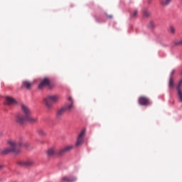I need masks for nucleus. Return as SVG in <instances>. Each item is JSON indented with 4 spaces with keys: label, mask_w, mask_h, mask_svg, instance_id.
<instances>
[{
    "label": "nucleus",
    "mask_w": 182,
    "mask_h": 182,
    "mask_svg": "<svg viewBox=\"0 0 182 182\" xmlns=\"http://www.w3.org/2000/svg\"><path fill=\"white\" fill-rule=\"evenodd\" d=\"M9 147L3 149L1 154H9V153H13L14 154H18L21 153L20 147H29L31 144L29 142H25L23 140L16 141V139H9L7 141Z\"/></svg>",
    "instance_id": "1"
},
{
    "label": "nucleus",
    "mask_w": 182,
    "mask_h": 182,
    "mask_svg": "<svg viewBox=\"0 0 182 182\" xmlns=\"http://www.w3.org/2000/svg\"><path fill=\"white\" fill-rule=\"evenodd\" d=\"M58 100H59V97L58 95H48L44 98L43 102L47 109H50L53 103L58 102Z\"/></svg>",
    "instance_id": "2"
},
{
    "label": "nucleus",
    "mask_w": 182,
    "mask_h": 182,
    "mask_svg": "<svg viewBox=\"0 0 182 182\" xmlns=\"http://www.w3.org/2000/svg\"><path fill=\"white\" fill-rule=\"evenodd\" d=\"M46 86H48L49 89H52L53 87V85L50 84V79L44 77L38 85V89H43V87H46Z\"/></svg>",
    "instance_id": "3"
},
{
    "label": "nucleus",
    "mask_w": 182,
    "mask_h": 182,
    "mask_svg": "<svg viewBox=\"0 0 182 182\" xmlns=\"http://www.w3.org/2000/svg\"><path fill=\"white\" fill-rule=\"evenodd\" d=\"M16 122L18 123V124L22 125L25 124V122H26V117L22 113L18 114L16 116Z\"/></svg>",
    "instance_id": "4"
},
{
    "label": "nucleus",
    "mask_w": 182,
    "mask_h": 182,
    "mask_svg": "<svg viewBox=\"0 0 182 182\" xmlns=\"http://www.w3.org/2000/svg\"><path fill=\"white\" fill-rule=\"evenodd\" d=\"M85 134H86V130L83 129L78 135L77 142L75 144L77 147H79V146L83 144V137H85Z\"/></svg>",
    "instance_id": "5"
},
{
    "label": "nucleus",
    "mask_w": 182,
    "mask_h": 182,
    "mask_svg": "<svg viewBox=\"0 0 182 182\" xmlns=\"http://www.w3.org/2000/svg\"><path fill=\"white\" fill-rule=\"evenodd\" d=\"M33 161H20L17 162L18 166H21V167H30V166H33Z\"/></svg>",
    "instance_id": "6"
},
{
    "label": "nucleus",
    "mask_w": 182,
    "mask_h": 182,
    "mask_svg": "<svg viewBox=\"0 0 182 182\" xmlns=\"http://www.w3.org/2000/svg\"><path fill=\"white\" fill-rule=\"evenodd\" d=\"M73 145H68L64 147L58 152V156H63V154H66V153H69V151L73 150Z\"/></svg>",
    "instance_id": "7"
},
{
    "label": "nucleus",
    "mask_w": 182,
    "mask_h": 182,
    "mask_svg": "<svg viewBox=\"0 0 182 182\" xmlns=\"http://www.w3.org/2000/svg\"><path fill=\"white\" fill-rule=\"evenodd\" d=\"M139 103L141 106H149L150 100L146 97H140L139 98Z\"/></svg>",
    "instance_id": "8"
},
{
    "label": "nucleus",
    "mask_w": 182,
    "mask_h": 182,
    "mask_svg": "<svg viewBox=\"0 0 182 182\" xmlns=\"http://www.w3.org/2000/svg\"><path fill=\"white\" fill-rule=\"evenodd\" d=\"M33 86V82L28 80H24L22 82L21 87L26 89L27 90H31Z\"/></svg>",
    "instance_id": "9"
},
{
    "label": "nucleus",
    "mask_w": 182,
    "mask_h": 182,
    "mask_svg": "<svg viewBox=\"0 0 182 182\" xmlns=\"http://www.w3.org/2000/svg\"><path fill=\"white\" fill-rule=\"evenodd\" d=\"M77 180V178H76V176H63L62 178V181H65V182H75Z\"/></svg>",
    "instance_id": "10"
},
{
    "label": "nucleus",
    "mask_w": 182,
    "mask_h": 182,
    "mask_svg": "<svg viewBox=\"0 0 182 182\" xmlns=\"http://www.w3.org/2000/svg\"><path fill=\"white\" fill-rule=\"evenodd\" d=\"M21 109L23 113L24 114V116L27 117L29 116V114H31V109H29V107H28V106L22 105Z\"/></svg>",
    "instance_id": "11"
},
{
    "label": "nucleus",
    "mask_w": 182,
    "mask_h": 182,
    "mask_svg": "<svg viewBox=\"0 0 182 182\" xmlns=\"http://www.w3.org/2000/svg\"><path fill=\"white\" fill-rule=\"evenodd\" d=\"M65 112H66V108L63 107L58 110L56 113V117L58 120L62 119V116L65 114Z\"/></svg>",
    "instance_id": "12"
},
{
    "label": "nucleus",
    "mask_w": 182,
    "mask_h": 182,
    "mask_svg": "<svg viewBox=\"0 0 182 182\" xmlns=\"http://www.w3.org/2000/svg\"><path fill=\"white\" fill-rule=\"evenodd\" d=\"M69 102H70V104L69 105H66L63 109H65L66 110H70L71 109L73 108V100H72V97H68Z\"/></svg>",
    "instance_id": "13"
},
{
    "label": "nucleus",
    "mask_w": 182,
    "mask_h": 182,
    "mask_svg": "<svg viewBox=\"0 0 182 182\" xmlns=\"http://www.w3.org/2000/svg\"><path fill=\"white\" fill-rule=\"evenodd\" d=\"M6 101L7 105H16V101L15 100V99L11 97H6Z\"/></svg>",
    "instance_id": "14"
},
{
    "label": "nucleus",
    "mask_w": 182,
    "mask_h": 182,
    "mask_svg": "<svg viewBox=\"0 0 182 182\" xmlns=\"http://www.w3.org/2000/svg\"><path fill=\"white\" fill-rule=\"evenodd\" d=\"M38 119L33 117H31V114L27 115L26 122H29V123H36Z\"/></svg>",
    "instance_id": "15"
},
{
    "label": "nucleus",
    "mask_w": 182,
    "mask_h": 182,
    "mask_svg": "<svg viewBox=\"0 0 182 182\" xmlns=\"http://www.w3.org/2000/svg\"><path fill=\"white\" fill-rule=\"evenodd\" d=\"M56 154V151L54 149H50L47 151L48 157H53Z\"/></svg>",
    "instance_id": "16"
},
{
    "label": "nucleus",
    "mask_w": 182,
    "mask_h": 182,
    "mask_svg": "<svg viewBox=\"0 0 182 182\" xmlns=\"http://www.w3.org/2000/svg\"><path fill=\"white\" fill-rule=\"evenodd\" d=\"M169 89H174V77H170L168 81Z\"/></svg>",
    "instance_id": "17"
},
{
    "label": "nucleus",
    "mask_w": 182,
    "mask_h": 182,
    "mask_svg": "<svg viewBox=\"0 0 182 182\" xmlns=\"http://www.w3.org/2000/svg\"><path fill=\"white\" fill-rule=\"evenodd\" d=\"M173 2V0H162L161 1V5L162 6H168Z\"/></svg>",
    "instance_id": "18"
},
{
    "label": "nucleus",
    "mask_w": 182,
    "mask_h": 182,
    "mask_svg": "<svg viewBox=\"0 0 182 182\" xmlns=\"http://www.w3.org/2000/svg\"><path fill=\"white\" fill-rule=\"evenodd\" d=\"M137 14H139V10H134L131 14V18H137Z\"/></svg>",
    "instance_id": "19"
},
{
    "label": "nucleus",
    "mask_w": 182,
    "mask_h": 182,
    "mask_svg": "<svg viewBox=\"0 0 182 182\" xmlns=\"http://www.w3.org/2000/svg\"><path fill=\"white\" fill-rule=\"evenodd\" d=\"M148 26L149 29H154V28H156V24H154L153 21H151Z\"/></svg>",
    "instance_id": "20"
},
{
    "label": "nucleus",
    "mask_w": 182,
    "mask_h": 182,
    "mask_svg": "<svg viewBox=\"0 0 182 182\" xmlns=\"http://www.w3.org/2000/svg\"><path fill=\"white\" fill-rule=\"evenodd\" d=\"M174 45H175V46H182V39L175 41Z\"/></svg>",
    "instance_id": "21"
},
{
    "label": "nucleus",
    "mask_w": 182,
    "mask_h": 182,
    "mask_svg": "<svg viewBox=\"0 0 182 182\" xmlns=\"http://www.w3.org/2000/svg\"><path fill=\"white\" fill-rule=\"evenodd\" d=\"M144 16H146V18H149L150 16V12L147 11V9L144 10Z\"/></svg>",
    "instance_id": "22"
},
{
    "label": "nucleus",
    "mask_w": 182,
    "mask_h": 182,
    "mask_svg": "<svg viewBox=\"0 0 182 182\" xmlns=\"http://www.w3.org/2000/svg\"><path fill=\"white\" fill-rule=\"evenodd\" d=\"M38 133L40 136H46V133L42 129H38Z\"/></svg>",
    "instance_id": "23"
},
{
    "label": "nucleus",
    "mask_w": 182,
    "mask_h": 182,
    "mask_svg": "<svg viewBox=\"0 0 182 182\" xmlns=\"http://www.w3.org/2000/svg\"><path fill=\"white\" fill-rule=\"evenodd\" d=\"M178 96L179 97L180 102H182V90H178Z\"/></svg>",
    "instance_id": "24"
},
{
    "label": "nucleus",
    "mask_w": 182,
    "mask_h": 182,
    "mask_svg": "<svg viewBox=\"0 0 182 182\" xmlns=\"http://www.w3.org/2000/svg\"><path fill=\"white\" fill-rule=\"evenodd\" d=\"M170 32L172 33V35H174V33H176V28L171 26L170 27Z\"/></svg>",
    "instance_id": "25"
},
{
    "label": "nucleus",
    "mask_w": 182,
    "mask_h": 182,
    "mask_svg": "<svg viewBox=\"0 0 182 182\" xmlns=\"http://www.w3.org/2000/svg\"><path fill=\"white\" fill-rule=\"evenodd\" d=\"M176 73V70H173L171 73V75H170V77H173V76H174V74Z\"/></svg>",
    "instance_id": "26"
},
{
    "label": "nucleus",
    "mask_w": 182,
    "mask_h": 182,
    "mask_svg": "<svg viewBox=\"0 0 182 182\" xmlns=\"http://www.w3.org/2000/svg\"><path fill=\"white\" fill-rule=\"evenodd\" d=\"M4 150H1L0 149V154H1L2 156H4V154H2V151H3Z\"/></svg>",
    "instance_id": "27"
},
{
    "label": "nucleus",
    "mask_w": 182,
    "mask_h": 182,
    "mask_svg": "<svg viewBox=\"0 0 182 182\" xmlns=\"http://www.w3.org/2000/svg\"><path fill=\"white\" fill-rule=\"evenodd\" d=\"M2 168H4V166L0 165V170H2Z\"/></svg>",
    "instance_id": "28"
},
{
    "label": "nucleus",
    "mask_w": 182,
    "mask_h": 182,
    "mask_svg": "<svg viewBox=\"0 0 182 182\" xmlns=\"http://www.w3.org/2000/svg\"><path fill=\"white\" fill-rule=\"evenodd\" d=\"M108 18H110V19H112L113 18V16H108Z\"/></svg>",
    "instance_id": "29"
},
{
    "label": "nucleus",
    "mask_w": 182,
    "mask_h": 182,
    "mask_svg": "<svg viewBox=\"0 0 182 182\" xmlns=\"http://www.w3.org/2000/svg\"><path fill=\"white\" fill-rule=\"evenodd\" d=\"M1 136H2V133L1 132H0V137H1Z\"/></svg>",
    "instance_id": "30"
}]
</instances>
